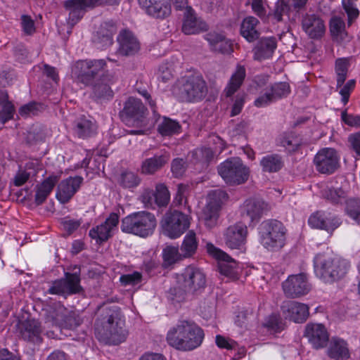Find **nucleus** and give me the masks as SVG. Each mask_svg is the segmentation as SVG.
Listing matches in <instances>:
<instances>
[{"instance_id": "8", "label": "nucleus", "mask_w": 360, "mask_h": 360, "mask_svg": "<svg viewBox=\"0 0 360 360\" xmlns=\"http://www.w3.org/2000/svg\"><path fill=\"white\" fill-rule=\"evenodd\" d=\"M217 171L224 181L231 186L244 184L250 174L249 168L239 158H228L218 166Z\"/></svg>"}, {"instance_id": "58", "label": "nucleus", "mask_w": 360, "mask_h": 360, "mask_svg": "<svg viewBox=\"0 0 360 360\" xmlns=\"http://www.w3.org/2000/svg\"><path fill=\"white\" fill-rule=\"evenodd\" d=\"M186 167V162L183 158H175L172 162L171 170L175 177H179L184 174Z\"/></svg>"}, {"instance_id": "40", "label": "nucleus", "mask_w": 360, "mask_h": 360, "mask_svg": "<svg viewBox=\"0 0 360 360\" xmlns=\"http://www.w3.org/2000/svg\"><path fill=\"white\" fill-rule=\"evenodd\" d=\"M259 165L264 172L276 173L283 168L284 161L278 154H269L260 160Z\"/></svg>"}, {"instance_id": "20", "label": "nucleus", "mask_w": 360, "mask_h": 360, "mask_svg": "<svg viewBox=\"0 0 360 360\" xmlns=\"http://www.w3.org/2000/svg\"><path fill=\"white\" fill-rule=\"evenodd\" d=\"M141 8L148 15L164 19L171 14V6L168 0H139Z\"/></svg>"}, {"instance_id": "43", "label": "nucleus", "mask_w": 360, "mask_h": 360, "mask_svg": "<svg viewBox=\"0 0 360 360\" xmlns=\"http://www.w3.org/2000/svg\"><path fill=\"white\" fill-rule=\"evenodd\" d=\"M218 268L222 275H224L231 280L233 281L238 278L239 267L237 262L230 256L228 259H220Z\"/></svg>"}, {"instance_id": "12", "label": "nucleus", "mask_w": 360, "mask_h": 360, "mask_svg": "<svg viewBox=\"0 0 360 360\" xmlns=\"http://www.w3.org/2000/svg\"><path fill=\"white\" fill-rule=\"evenodd\" d=\"M190 217L174 210L165 215L162 224L164 234L172 239L180 237L190 226Z\"/></svg>"}, {"instance_id": "51", "label": "nucleus", "mask_w": 360, "mask_h": 360, "mask_svg": "<svg viewBox=\"0 0 360 360\" xmlns=\"http://www.w3.org/2000/svg\"><path fill=\"white\" fill-rule=\"evenodd\" d=\"M214 153L209 148H196L192 151V158L196 162L207 165L213 158Z\"/></svg>"}, {"instance_id": "10", "label": "nucleus", "mask_w": 360, "mask_h": 360, "mask_svg": "<svg viewBox=\"0 0 360 360\" xmlns=\"http://www.w3.org/2000/svg\"><path fill=\"white\" fill-rule=\"evenodd\" d=\"M105 66L103 59L79 60L73 67L72 73L79 82L87 86L100 77Z\"/></svg>"}, {"instance_id": "37", "label": "nucleus", "mask_w": 360, "mask_h": 360, "mask_svg": "<svg viewBox=\"0 0 360 360\" xmlns=\"http://www.w3.org/2000/svg\"><path fill=\"white\" fill-rule=\"evenodd\" d=\"M63 7L68 12L67 22L71 27L82 18L86 11L79 0H66L63 3Z\"/></svg>"}, {"instance_id": "23", "label": "nucleus", "mask_w": 360, "mask_h": 360, "mask_svg": "<svg viewBox=\"0 0 360 360\" xmlns=\"http://www.w3.org/2000/svg\"><path fill=\"white\" fill-rule=\"evenodd\" d=\"M83 178L79 176L63 180L58 186L56 198L62 203L68 202L79 188Z\"/></svg>"}, {"instance_id": "61", "label": "nucleus", "mask_w": 360, "mask_h": 360, "mask_svg": "<svg viewBox=\"0 0 360 360\" xmlns=\"http://www.w3.org/2000/svg\"><path fill=\"white\" fill-rule=\"evenodd\" d=\"M342 121L349 127H360V115L348 114L347 110H344L341 113Z\"/></svg>"}, {"instance_id": "1", "label": "nucleus", "mask_w": 360, "mask_h": 360, "mask_svg": "<svg viewBox=\"0 0 360 360\" xmlns=\"http://www.w3.org/2000/svg\"><path fill=\"white\" fill-rule=\"evenodd\" d=\"M101 319L96 323L98 338L109 345H119L127 338L124 321L120 309L117 306L103 305L98 309Z\"/></svg>"}, {"instance_id": "34", "label": "nucleus", "mask_w": 360, "mask_h": 360, "mask_svg": "<svg viewBox=\"0 0 360 360\" xmlns=\"http://www.w3.org/2000/svg\"><path fill=\"white\" fill-rule=\"evenodd\" d=\"M96 126L91 120L81 116L75 120L72 130L79 139H87L96 134Z\"/></svg>"}, {"instance_id": "21", "label": "nucleus", "mask_w": 360, "mask_h": 360, "mask_svg": "<svg viewBox=\"0 0 360 360\" xmlns=\"http://www.w3.org/2000/svg\"><path fill=\"white\" fill-rule=\"evenodd\" d=\"M118 223L119 215L112 212L103 223L91 229L89 236L97 241H105L112 236L113 231L117 229Z\"/></svg>"}, {"instance_id": "3", "label": "nucleus", "mask_w": 360, "mask_h": 360, "mask_svg": "<svg viewBox=\"0 0 360 360\" xmlns=\"http://www.w3.org/2000/svg\"><path fill=\"white\" fill-rule=\"evenodd\" d=\"M349 262L341 257L318 254L314 258L316 274L326 283H332L342 278L348 272Z\"/></svg>"}, {"instance_id": "63", "label": "nucleus", "mask_w": 360, "mask_h": 360, "mask_svg": "<svg viewBox=\"0 0 360 360\" xmlns=\"http://www.w3.org/2000/svg\"><path fill=\"white\" fill-rule=\"evenodd\" d=\"M290 7L287 3H285L283 0L278 1L275 6L274 16L277 20V21H281L283 19V15L288 13Z\"/></svg>"}, {"instance_id": "25", "label": "nucleus", "mask_w": 360, "mask_h": 360, "mask_svg": "<svg viewBox=\"0 0 360 360\" xmlns=\"http://www.w3.org/2000/svg\"><path fill=\"white\" fill-rule=\"evenodd\" d=\"M304 335L316 349L325 347L328 341V332L325 326L320 323H308Z\"/></svg>"}, {"instance_id": "27", "label": "nucleus", "mask_w": 360, "mask_h": 360, "mask_svg": "<svg viewBox=\"0 0 360 360\" xmlns=\"http://www.w3.org/2000/svg\"><path fill=\"white\" fill-rule=\"evenodd\" d=\"M205 39L209 43L210 49L221 54H231L233 51L231 41L223 34L210 32L205 35Z\"/></svg>"}, {"instance_id": "28", "label": "nucleus", "mask_w": 360, "mask_h": 360, "mask_svg": "<svg viewBox=\"0 0 360 360\" xmlns=\"http://www.w3.org/2000/svg\"><path fill=\"white\" fill-rule=\"evenodd\" d=\"M117 41L120 44L119 53L123 56H132L140 49V44L134 34L128 30L122 31Z\"/></svg>"}, {"instance_id": "5", "label": "nucleus", "mask_w": 360, "mask_h": 360, "mask_svg": "<svg viewBox=\"0 0 360 360\" xmlns=\"http://www.w3.org/2000/svg\"><path fill=\"white\" fill-rule=\"evenodd\" d=\"M258 229L259 242L265 249L274 252L284 247L286 229L281 221L274 219L264 221Z\"/></svg>"}, {"instance_id": "39", "label": "nucleus", "mask_w": 360, "mask_h": 360, "mask_svg": "<svg viewBox=\"0 0 360 360\" xmlns=\"http://www.w3.org/2000/svg\"><path fill=\"white\" fill-rule=\"evenodd\" d=\"M198 248V240L196 234L193 231H189L184 236L179 248L181 257L184 259L193 257L197 252Z\"/></svg>"}, {"instance_id": "4", "label": "nucleus", "mask_w": 360, "mask_h": 360, "mask_svg": "<svg viewBox=\"0 0 360 360\" xmlns=\"http://www.w3.org/2000/svg\"><path fill=\"white\" fill-rule=\"evenodd\" d=\"M157 226L155 215L146 211L131 213L121 221L122 232L134 234L142 238L151 236Z\"/></svg>"}, {"instance_id": "7", "label": "nucleus", "mask_w": 360, "mask_h": 360, "mask_svg": "<svg viewBox=\"0 0 360 360\" xmlns=\"http://www.w3.org/2000/svg\"><path fill=\"white\" fill-rule=\"evenodd\" d=\"M176 279L180 293L193 294L206 285L205 273L194 265L187 266L181 274H176Z\"/></svg>"}, {"instance_id": "11", "label": "nucleus", "mask_w": 360, "mask_h": 360, "mask_svg": "<svg viewBox=\"0 0 360 360\" xmlns=\"http://www.w3.org/2000/svg\"><path fill=\"white\" fill-rule=\"evenodd\" d=\"M226 196V193L220 189L208 193L207 203L200 215V219L207 228L211 229L217 225L221 205Z\"/></svg>"}, {"instance_id": "59", "label": "nucleus", "mask_w": 360, "mask_h": 360, "mask_svg": "<svg viewBox=\"0 0 360 360\" xmlns=\"http://www.w3.org/2000/svg\"><path fill=\"white\" fill-rule=\"evenodd\" d=\"M356 81L354 79H349L347 83L340 89V94L342 96V102L345 105L348 103L349 96L352 90L354 89Z\"/></svg>"}, {"instance_id": "36", "label": "nucleus", "mask_w": 360, "mask_h": 360, "mask_svg": "<svg viewBox=\"0 0 360 360\" xmlns=\"http://www.w3.org/2000/svg\"><path fill=\"white\" fill-rule=\"evenodd\" d=\"M328 356L335 360H347L350 354L347 343L342 339L333 338L327 349Z\"/></svg>"}, {"instance_id": "47", "label": "nucleus", "mask_w": 360, "mask_h": 360, "mask_svg": "<svg viewBox=\"0 0 360 360\" xmlns=\"http://www.w3.org/2000/svg\"><path fill=\"white\" fill-rule=\"evenodd\" d=\"M323 197L333 204L342 203L346 200L347 195L341 188L333 187L326 188L323 192Z\"/></svg>"}, {"instance_id": "18", "label": "nucleus", "mask_w": 360, "mask_h": 360, "mask_svg": "<svg viewBox=\"0 0 360 360\" xmlns=\"http://www.w3.org/2000/svg\"><path fill=\"white\" fill-rule=\"evenodd\" d=\"M281 312L285 319L295 323L305 321L309 314V307L295 301H285L281 307Z\"/></svg>"}, {"instance_id": "42", "label": "nucleus", "mask_w": 360, "mask_h": 360, "mask_svg": "<svg viewBox=\"0 0 360 360\" xmlns=\"http://www.w3.org/2000/svg\"><path fill=\"white\" fill-rule=\"evenodd\" d=\"M58 180V179L56 176H51L41 183L35 194L34 200L37 205H41L46 200Z\"/></svg>"}, {"instance_id": "52", "label": "nucleus", "mask_w": 360, "mask_h": 360, "mask_svg": "<svg viewBox=\"0 0 360 360\" xmlns=\"http://www.w3.org/2000/svg\"><path fill=\"white\" fill-rule=\"evenodd\" d=\"M68 312V311L65 307L58 305L49 311V318L53 324L61 328Z\"/></svg>"}, {"instance_id": "17", "label": "nucleus", "mask_w": 360, "mask_h": 360, "mask_svg": "<svg viewBox=\"0 0 360 360\" xmlns=\"http://www.w3.org/2000/svg\"><path fill=\"white\" fill-rule=\"evenodd\" d=\"M290 86L287 82H277L271 86L270 90L259 96L255 101V105L258 108H264L270 103L286 97L290 94Z\"/></svg>"}, {"instance_id": "55", "label": "nucleus", "mask_w": 360, "mask_h": 360, "mask_svg": "<svg viewBox=\"0 0 360 360\" xmlns=\"http://www.w3.org/2000/svg\"><path fill=\"white\" fill-rule=\"evenodd\" d=\"M347 214L358 223H360V200H349L347 202Z\"/></svg>"}, {"instance_id": "44", "label": "nucleus", "mask_w": 360, "mask_h": 360, "mask_svg": "<svg viewBox=\"0 0 360 360\" xmlns=\"http://www.w3.org/2000/svg\"><path fill=\"white\" fill-rule=\"evenodd\" d=\"M330 31L337 41H344L347 37L345 22L342 18L338 16H334L330 19Z\"/></svg>"}, {"instance_id": "64", "label": "nucleus", "mask_w": 360, "mask_h": 360, "mask_svg": "<svg viewBox=\"0 0 360 360\" xmlns=\"http://www.w3.org/2000/svg\"><path fill=\"white\" fill-rule=\"evenodd\" d=\"M348 143L350 148L360 157V131L350 134L348 136Z\"/></svg>"}, {"instance_id": "60", "label": "nucleus", "mask_w": 360, "mask_h": 360, "mask_svg": "<svg viewBox=\"0 0 360 360\" xmlns=\"http://www.w3.org/2000/svg\"><path fill=\"white\" fill-rule=\"evenodd\" d=\"M82 221L79 219H73L69 217H65L62 219L61 224L63 229L68 233L71 234L77 230L81 225Z\"/></svg>"}, {"instance_id": "26", "label": "nucleus", "mask_w": 360, "mask_h": 360, "mask_svg": "<svg viewBox=\"0 0 360 360\" xmlns=\"http://www.w3.org/2000/svg\"><path fill=\"white\" fill-rule=\"evenodd\" d=\"M303 30L311 39L321 38L325 33L323 20L317 15L307 14L302 20Z\"/></svg>"}, {"instance_id": "9", "label": "nucleus", "mask_w": 360, "mask_h": 360, "mask_svg": "<svg viewBox=\"0 0 360 360\" xmlns=\"http://www.w3.org/2000/svg\"><path fill=\"white\" fill-rule=\"evenodd\" d=\"M74 272H65L64 278L55 280L48 290V292L65 298L83 292L80 282V269L75 266Z\"/></svg>"}, {"instance_id": "31", "label": "nucleus", "mask_w": 360, "mask_h": 360, "mask_svg": "<svg viewBox=\"0 0 360 360\" xmlns=\"http://www.w3.org/2000/svg\"><path fill=\"white\" fill-rule=\"evenodd\" d=\"M276 47L277 41L275 37L261 38L253 49L254 59L263 60L271 58Z\"/></svg>"}, {"instance_id": "48", "label": "nucleus", "mask_w": 360, "mask_h": 360, "mask_svg": "<svg viewBox=\"0 0 360 360\" xmlns=\"http://www.w3.org/2000/svg\"><path fill=\"white\" fill-rule=\"evenodd\" d=\"M349 62L346 58H338L335 61L337 87H341L347 79Z\"/></svg>"}, {"instance_id": "16", "label": "nucleus", "mask_w": 360, "mask_h": 360, "mask_svg": "<svg viewBox=\"0 0 360 360\" xmlns=\"http://www.w3.org/2000/svg\"><path fill=\"white\" fill-rule=\"evenodd\" d=\"M248 228L242 223H236L229 226L224 234V241L230 249L238 250L243 252L245 250V243Z\"/></svg>"}, {"instance_id": "13", "label": "nucleus", "mask_w": 360, "mask_h": 360, "mask_svg": "<svg viewBox=\"0 0 360 360\" xmlns=\"http://www.w3.org/2000/svg\"><path fill=\"white\" fill-rule=\"evenodd\" d=\"M340 159V155L335 149L323 148L314 155L313 163L319 173L330 175L339 168Z\"/></svg>"}, {"instance_id": "30", "label": "nucleus", "mask_w": 360, "mask_h": 360, "mask_svg": "<svg viewBox=\"0 0 360 360\" xmlns=\"http://www.w3.org/2000/svg\"><path fill=\"white\" fill-rule=\"evenodd\" d=\"M269 206L262 200L250 199L245 201L243 207V216L248 217L250 221H258L269 210Z\"/></svg>"}, {"instance_id": "49", "label": "nucleus", "mask_w": 360, "mask_h": 360, "mask_svg": "<svg viewBox=\"0 0 360 360\" xmlns=\"http://www.w3.org/2000/svg\"><path fill=\"white\" fill-rule=\"evenodd\" d=\"M154 193L155 200L158 207H165L168 204L170 195L167 187L164 184H158Z\"/></svg>"}, {"instance_id": "41", "label": "nucleus", "mask_w": 360, "mask_h": 360, "mask_svg": "<svg viewBox=\"0 0 360 360\" xmlns=\"http://www.w3.org/2000/svg\"><path fill=\"white\" fill-rule=\"evenodd\" d=\"M15 109L13 103L8 101L6 91H0V122L5 124L13 118Z\"/></svg>"}, {"instance_id": "53", "label": "nucleus", "mask_w": 360, "mask_h": 360, "mask_svg": "<svg viewBox=\"0 0 360 360\" xmlns=\"http://www.w3.org/2000/svg\"><path fill=\"white\" fill-rule=\"evenodd\" d=\"M280 143L287 150L295 151L301 145L300 139L294 134H287L280 139Z\"/></svg>"}, {"instance_id": "15", "label": "nucleus", "mask_w": 360, "mask_h": 360, "mask_svg": "<svg viewBox=\"0 0 360 360\" xmlns=\"http://www.w3.org/2000/svg\"><path fill=\"white\" fill-rule=\"evenodd\" d=\"M147 109L139 98L129 97L124 103L121 112L122 119L126 122L132 121L136 124L146 125Z\"/></svg>"}, {"instance_id": "46", "label": "nucleus", "mask_w": 360, "mask_h": 360, "mask_svg": "<svg viewBox=\"0 0 360 360\" xmlns=\"http://www.w3.org/2000/svg\"><path fill=\"white\" fill-rule=\"evenodd\" d=\"M162 257V266L165 268H167L176 262L184 259V257H181L179 249L172 246H168L163 250Z\"/></svg>"}, {"instance_id": "22", "label": "nucleus", "mask_w": 360, "mask_h": 360, "mask_svg": "<svg viewBox=\"0 0 360 360\" xmlns=\"http://www.w3.org/2000/svg\"><path fill=\"white\" fill-rule=\"evenodd\" d=\"M207 29V23L197 16L193 8L186 10V13H183L181 30L185 34H195Z\"/></svg>"}, {"instance_id": "14", "label": "nucleus", "mask_w": 360, "mask_h": 360, "mask_svg": "<svg viewBox=\"0 0 360 360\" xmlns=\"http://www.w3.org/2000/svg\"><path fill=\"white\" fill-rule=\"evenodd\" d=\"M285 295L290 298H298L309 292L311 285L306 274L290 275L282 283Z\"/></svg>"}, {"instance_id": "62", "label": "nucleus", "mask_w": 360, "mask_h": 360, "mask_svg": "<svg viewBox=\"0 0 360 360\" xmlns=\"http://www.w3.org/2000/svg\"><path fill=\"white\" fill-rule=\"evenodd\" d=\"M142 276L138 271L132 274L122 275L120 278V282L124 285H136L141 281Z\"/></svg>"}, {"instance_id": "6", "label": "nucleus", "mask_w": 360, "mask_h": 360, "mask_svg": "<svg viewBox=\"0 0 360 360\" xmlns=\"http://www.w3.org/2000/svg\"><path fill=\"white\" fill-rule=\"evenodd\" d=\"M178 96L185 102H198L207 95L208 89L206 82L200 75L182 77L177 84Z\"/></svg>"}, {"instance_id": "50", "label": "nucleus", "mask_w": 360, "mask_h": 360, "mask_svg": "<svg viewBox=\"0 0 360 360\" xmlns=\"http://www.w3.org/2000/svg\"><path fill=\"white\" fill-rule=\"evenodd\" d=\"M141 183L140 177L132 172H124L120 177L119 184L124 188L136 187Z\"/></svg>"}, {"instance_id": "33", "label": "nucleus", "mask_w": 360, "mask_h": 360, "mask_svg": "<svg viewBox=\"0 0 360 360\" xmlns=\"http://www.w3.org/2000/svg\"><path fill=\"white\" fill-rule=\"evenodd\" d=\"M116 33V27L113 23L106 22L101 25L94 38L98 49H105L113 43V36Z\"/></svg>"}, {"instance_id": "38", "label": "nucleus", "mask_w": 360, "mask_h": 360, "mask_svg": "<svg viewBox=\"0 0 360 360\" xmlns=\"http://www.w3.org/2000/svg\"><path fill=\"white\" fill-rule=\"evenodd\" d=\"M246 76L245 68L243 65H237L235 72L232 74L227 86L224 89L226 97L231 96L241 86Z\"/></svg>"}, {"instance_id": "24", "label": "nucleus", "mask_w": 360, "mask_h": 360, "mask_svg": "<svg viewBox=\"0 0 360 360\" xmlns=\"http://www.w3.org/2000/svg\"><path fill=\"white\" fill-rule=\"evenodd\" d=\"M308 223L312 228L332 232L341 224L340 219L330 213L316 212L309 218Z\"/></svg>"}, {"instance_id": "2", "label": "nucleus", "mask_w": 360, "mask_h": 360, "mask_svg": "<svg viewBox=\"0 0 360 360\" xmlns=\"http://www.w3.org/2000/svg\"><path fill=\"white\" fill-rule=\"evenodd\" d=\"M204 332L195 322L180 320L167 332V341L172 347L181 351H192L200 347Z\"/></svg>"}, {"instance_id": "35", "label": "nucleus", "mask_w": 360, "mask_h": 360, "mask_svg": "<svg viewBox=\"0 0 360 360\" xmlns=\"http://www.w3.org/2000/svg\"><path fill=\"white\" fill-rule=\"evenodd\" d=\"M259 21L255 17L249 16L241 22L240 33L248 42H253L260 36Z\"/></svg>"}, {"instance_id": "32", "label": "nucleus", "mask_w": 360, "mask_h": 360, "mask_svg": "<svg viewBox=\"0 0 360 360\" xmlns=\"http://www.w3.org/2000/svg\"><path fill=\"white\" fill-rule=\"evenodd\" d=\"M169 159L170 155L167 152L146 158L141 163V173L147 175L154 174L160 170L169 162Z\"/></svg>"}, {"instance_id": "29", "label": "nucleus", "mask_w": 360, "mask_h": 360, "mask_svg": "<svg viewBox=\"0 0 360 360\" xmlns=\"http://www.w3.org/2000/svg\"><path fill=\"white\" fill-rule=\"evenodd\" d=\"M115 82L112 74H102L101 77L91 84L94 96L97 98H108L112 96L110 85Z\"/></svg>"}, {"instance_id": "54", "label": "nucleus", "mask_w": 360, "mask_h": 360, "mask_svg": "<svg viewBox=\"0 0 360 360\" xmlns=\"http://www.w3.org/2000/svg\"><path fill=\"white\" fill-rule=\"evenodd\" d=\"M43 110V105L41 103L31 102L22 105L19 109V114L22 117L36 115Z\"/></svg>"}, {"instance_id": "19", "label": "nucleus", "mask_w": 360, "mask_h": 360, "mask_svg": "<svg viewBox=\"0 0 360 360\" xmlns=\"http://www.w3.org/2000/svg\"><path fill=\"white\" fill-rule=\"evenodd\" d=\"M18 335L25 341L39 343L41 341L40 323L35 319L20 321L16 325Z\"/></svg>"}, {"instance_id": "45", "label": "nucleus", "mask_w": 360, "mask_h": 360, "mask_svg": "<svg viewBox=\"0 0 360 360\" xmlns=\"http://www.w3.org/2000/svg\"><path fill=\"white\" fill-rule=\"evenodd\" d=\"M181 128L177 121L165 117L158 124V131L162 136H172L180 133Z\"/></svg>"}, {"instance_id": "56", "label": "nucleus", "mask_w": 360, "mask_h": 360, "mask_svg": "<svg viewBox=\"0 0 360 360\" xmlns=\"http://www.w3.org/2000/svg\"><path fill=\"white\" fill-rule=\"evenodd\" d=\"M342 4L347 15L348 24L350 25L358 18L359 11L352 0H342Z\"/></svg>"}, {"instance_id": "57", "label": "nucleus", "mask_w": 360, "mask_h": 360, "mask_svg": "<svg viewBox=\"0 0 360 360\" xmlns=\"http://www.w3.org/2000/svg\"><path fill=\"white\" fill-rule=\"evenodd\" d=\"M82 319L74 312L68 311L61 326L62 328L74 329L80 326Z\"/></svg>"}]
</instances>
